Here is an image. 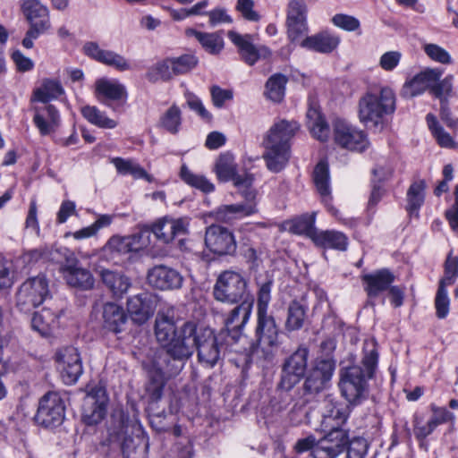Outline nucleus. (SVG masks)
<instances>
[{"label": "nucleus", "mask_w": 458, "mask_h": 458, "mask_svg": "<svg viewBox=\"0 0 458 458\" xmlns=\"http://www.w3.org/2000/svg\"><path fill=\"white\" fill-rule=\"evenodd\" d=\"M315 213L304 214L290 222L289 231L295 234H303L313 241L318 229L315 227Z\"/></svg>", "instance_id": "de8ad7c7"}, {"label": "nucleus", "mask_w": 458, "mask_h": 458, "mask_svg": "<svg viewBox=\"0 0 458 458\" xmlns=\"http://www.w3.org/2000/svg\"><path fill=\"white\" fill-rule=\"evenodd\" d=\"M188 37H193L201 47L211 55L219 54L224 48V39L218 32H203L195 29H187Z\"/></svg>", "instance_id": "4c0bfd02"}, {"label": "nucleus", "mask_w": 458, "mask_h": 458, "mask_svg": "<svg viewBox=\"0 0 458 458\" xmlns=\"http://www.w3.org/2000/svg\"><path fill=\"white\" fill-rule=\"evenodd\" d=\"M333 371L334 365L330 360L318 361L305 380V390L309 393H318L323 390L331 379Z\"/></svg>", "instance_id": "cd10ccee"}, {"label": "nucleus", "mask_w": 458, "mask_h": 458, "mask_svg": "<svg viewBox=\"0 0 458 458\" xmlns=\"http://www.w3.org/2000/svg\"><path fill=\"white\" fill-rule=\"evenodd\" d=\"M253 301V297L241 301L240 304L234 307L225 319V326L228 331L229 336L234 340V342L244 338L242 330L250 320Z\"/></svg>", "instance_id": "aec40b11"}, {"label": "nucleus", "mask_w": 458, "mask_h": 458, "mask_svg": "<svg viewBox=\"0 0 458 458\" xmlns=\"http://www.w3.org/2000/svg\"><path fill=\"white\" fill-rule=\"evenodd\" d=\"M287 78L284 74L276 73L272 75L266 83V95L274 102H280L285 93Z\"/></svg>", "instance_id": "603ef678"}, {"label": "nucleus", "mask_w": 458, "mask_h": 458, "mask_svg": "<svg viewBox=\"0 0 458 458\" xmlns=\"http://www.w3.org/2000/svg\"><path fill=\"white\" fill-rule=\"evenodd\" d=\"M126 310L129 318L137 325L145 324L155 312L153 297L148 293H141L128 298Z\"/></svg>", "instance_id": "5701e85b"}, {"label": "nucleus", "mask_w": 458, "mask_h": 458, "mask_svg": "<svg viewBox=\"0 0 458 458\" xmlns=\"http://www.w3.org/2000/svg\"><path fill=\"white\" fill-rule=\"evenodd\" d=\"M329 179L328 165L326 161H320L314 168L313 181L317 191L325 202L330 199L331 190Z\"/></svg>", "instance_id": "49530a36"}, {"label": "nucleus", "mask_w": 458, "mask_h": 458, "mask_svg": "<svg viewBox=\"0 0 458 458\" xmlns=\"http://www.w3.org/2000/svg\"><path fill=\"white\" fill-rule=\"evenodd\" d=\"M215 173L222 182L232 181L234 185H242L250 182L249 174H239L234 157L230 153L219 156L216 162Z\"/></svg>", "instance_id": "a878e982"}, {"label": "nucleus", "mask_w": 458, "mask_h": 458, "mask_svg": "<svg viewBox=\"0 0 458 458\" xmlns=\"http://www.w3.org/2000/svg\"><path fill=\"white\" fill-rule=\"evenodd\" d=\"M333 140L337 146L353 151H363L369 146L364 131L343 119L333 122Z\"/></svg>", "instance_id": "1a4fd4ad"}, {"label": "nucleus", "mask_w": 458, "mask_h": 458, "mask_svg": "<svg viewBox=\"0 0 458 458\" xmlns=\"http://www.w3.org/2000/svg\"><path fill=\"white\" fill-rule=\"evenodd\" d=\"M287 36L292 42H296L308 33L307 5L304 0H291L288 4Z\"/></svg>", "instance_id": "dca6fc26"}, {"label": "nucleus", "mask_w": 458, "mask_h": 458, "mask_svg": "<svg viewBox=\"0 0 458 458\" xmlns=\"http://www.w3.org/2000/svg\"><path fill=\"white\" fill-rule=\"evenodd\" d=\"M177 76L172 57L165 58L154 64L147 72L146 77L151 82L167 81Z\"/></svg>", "instance_id": "37998d69"}, {"label": "nucleus", "mask_w": 458, "mask_h": 458, "mask_svg": "<svg viewBox=\"0 0 458 458\" xmlns=\"http://www.w3.org/2000/svg\"><path fill=\"white\" fill-rule=\"evenodd\" d=\"M143 237V232L124 237L113 236L105 245L104 250L114 254H125L130 251H137L147 246L145 242H141Z\"/></svg>", "instance_id": "c756f323"}, {"label": "nucleus", "mask_w": 458, "mask_h": 458, "mask_svg": "<svg viewBox=\"0 0 458 458\" xmlns=\"http://www.w3.org/2000/svg\"><path fill=\"white\" fill-rule=\"evenodd\" d=\"M263 158L267 168L272 173H279L287 165L291 157V148L263 145Z\"/></svg>", "instance_id": "2f4dec72"}, {"label": "nucleus", "mask_w": 458, "mask_h": 458, "mask_svg": "<svg viewBox=\"0 0 458 458\" xmlns=\"http://www.w3.org/2000/svg\"><path fill=\"white\" fill-rule=\"evenodd\" d=\"M443 75L440 68H425L411 79L407 80L402 88V95L405 98H414L431 90L432 84L438 81Z\"/></svg>", "instance_id": "a211bd4d"}, {"label": "nucleus", "mask_w": 458, "mask_h": 458, "mask_svg": "<svg viewBox=\"0 0 458 458\" xmlns=\"http://www.w3.org/2000/svg\"><path fill=\"white\" fill-rule=\"evenodd\" d=\"M317 246L322 248L345 250L348 245V238L344 233L335 230L318 231L313 236L312 241Z\"/></svg>", "instance_id": "e433bc0d"}, {"label": "nucleus", "mask_w": 458, "mask_h": 458, "mask_svg": "<svg viewBox=\"0 0 458 458\" xmlns=\"http://www.w3.org/2000/svg\"><path fill=\"white\" fill-rule=\"evenodd\" d=\"M364 291L369 298H376L382 292L387 290L394 281L393 273L386 269H379L373 273L366 274L361 276Z\"/></svg>", "instance_id": "bb28decb"}, {"label": "nucleus", "mask_w": 458, "mask_h": 458, "mask_svg": "<svg viewBox=\"0 0 458 458\" xmlns=\"http://www.w3.org/2000/svg\"><path fill=\"white\" fill-rule=\"evenodd\" d=\"M84 54L107 66L113 67L119 72H125L131 69V64L123 55L111 50L102 49L96 42H87L83 46Z\"/></svg>", "instance_id": "4be33fe9"}, {"label": "nucleus", "mask_w": 458, "mask_h": 458, "mask_svg": "<svg viewBox=\"0 0 458 458\" xmlns=\"http://www.w3.org/2000/svg\"><path fill=\"white\" fill-rule=\"evenodd\" d=\"M377 360L378 353L375 344H366L361 360L362 367L352 365L341 369L339 387L342 395L349 403H356L366 398L369 389L368 381L374 376Z\"/></svg>", "instance_id": "f03ea898"}, {"label": "nucleus", "mask_w": 458, "mask_h": 458, "mask_svg": "<svg viewBox=\"0 0 458 458\" xmlns=\"http://www.w3.org/2000/svg\"><path fill=\"white\" fill-rule=\"evenodd\" d=\"M64 263L60 267L65 282L72 287L89 290L94 286V277L89 270L80 266L75 255L67 248L58 250Z\"/></svg>", "instance_id": "6e6552de"}, {"label": "nucleus", "mask_w": 458, "mask_h": 458, "mask_svg": "<svg viewBox=\"0 0 458 458\" xmlns=\"http://www.w3.org/2000/svg\"><path fill=\"white\" fill-rule=\"evenodd\" d=\"M193 324L194 321H186L177 328L173 308L157 312L154 327L155 336L166 353L174 360H180L179 352L184 338V330Z\"/></svg>", "instance_id": "39448f33"}, {"label": "nucleus", "mask_w": 458, "mask_h": 458, "mask_svg": "<svg viewBox=\"0 0 458 458\" xmlns=\"http://www.w3.org/2000/svg\"><path fill=\"white\" fill-rule=\"evenodd\" d=\"M195 350L198 352L199 362L206 368H213L220 360V345L214 331L208 327H199L196 322L184 330L179 360H187Z\"/></svg>", "instance_id": "7ed1b4c3"}, {"label": "nucleus", "mask_w": 458, "mask_h": 458, "mask_svg": "<svg viewBox=\"0 0 458 458\" xmlns=\"http://www.w3.org/2000/svg\"><path fill=\"white\" fill-rule=\"evenodd\" d=\"M65 249V247L53 246H40L24 252L20 259L25 266L33 265L39 260H50L53 262H61L62 256L58 250Z\"/></svg>", "instance_id": "f704fd0d"}, {"label": "nucleus", "mask_w": 458, "mask_h": 458, "mask_svg": "<svg viewBox=\"0 0 458 458\" xmlns=\"http://www.w3.org/2000/svg\"><path fill=\"white\" fill-rule=\"evenodd\" d=\"M182 124V111L176 105L165 110L159 119V126L171 134L178 133Z\"/></svg>", "instance_id": "8fccbe9b"}, {"label": "nucleus", "mask_w": 458, "mask_h": 458, "mask_svg": "<svg viewBox=\"0 0 458 458\" xmlns=\"http://www.w3.org/2000/svg\"><path fill=\"white\" fill-rule=\"evenodd\" d=\"M454 81V77L452 74L446 75L443 80L439 79L438 81L432 84L430 94L440 103L449 102V99L455 95Z\"/></svg>", "instance_id": "3c124183"}, {"label": "nucleus", "mask_w": 458, "mask_h": 458, "mask_svg": "<svg viewBox=\"0 0 458 458\" xmlns=\"http://www.w3.org/2000/svg\"><path fill=\"white\" fill-rule=\"evenodd\" d=\"M308 127L311 135L319 141H326L329 138L330 129L320 111L310 106L307 112Z\"/></svg>", "instance_id": "ea45409f"}, {"label": "nucleus", "mask_w": 458, "mask_h": 458, "mask_svg": "<svg viewBox=\"0 0 458 458\" xmlns=\"http://www.w3.org/2000/svg\"><path fill=\"white\" fill-rule=\"evenodd\" d=\"M205 245L217 255H230L236 250V242L233 233L218 225H211L206 229Z\"/></svg>", "instance_id": "2eb2a0df"}, {"label": "nucleus", "mask_w": 458, "mask_h": 458, "mask_svg": "<svg viewBox=\"0 0 458 458\" xmlns=\"http://www.w3.org/2000/svg\"><path fill=\"white\" fill-rule=\"evenodd\" d=\"M81 112L89 123L99 128L114 129L117 125L114 120L107 117L104 112L95 106H84Z\"/></svg>", "instance_id": "09e8293b"}, {"label": "nucleus", "mask_w": 458, "mask_h": 458, "mask_svg": "<svg viewBox=\"0 0 458 458\" xmlns=\"http://www.w3.org/2000/svg\"><path fill=\"white\" fill-rule=\"evenodd\" d=\"M425 182L420 180L414 182L407 192L408 210L417 211L424 202Z\"/></svg>", "instance_id": "6e6d98bb"}, {"label": "nucleus", "mask_w": 458, "mask_h": 458, "mask_svg": "<svg viewBox=\"0 0 458 458\" xmlns=\"http://www.w3.org/2000/svg\"><path fill=\"white\" fill-rule=\"evenodd\" d=\"M190 218L187 216H163L155 221L149 227L142 230L145 234L153 233L164 243L171 242L175 237L186 235L189 232Z\"/></svg>", "instance_id": "9b49d317"}, {"label": "nucleus", "mask_w": 458, "mask_h": 458, "mask_svg": "<svg viewBox=\"0 0 458 458\" xmlns=\"http://www.w3.org/2000/svg\"><path fill=\"white\" fill-rule=\"evenodd\" d=\"M458 277V257L453 256L452 253L446 258L445 262V274L440 280L439 284L448 286L453 284Z\"/></svg>", "instance_id": "13d9d810"}, {"label": "nucleus", "mask_w": 458, "mask_h": 458, "mask_svg": "<svg viewBox=\"0 0 458 458\" xmlns=\"http://www.w3.org/2000/svg\"><path fill=\"white\" fill-rule=\"evenodd\" d=\"M21 11L30 22V28L38 29L45 32L50 30L49 11L40 1L24 0L21 4Z\"/></svg>", "instance_id": "393cba45"}, {"label": "nucleus", "mask_w": 458, "mask_h": 458, "mask_svg": "<svg viewBox=\"0 0 458 458\" xmlns=\"http://www.w3.org/2000/svg\"><path fill=\"white\" fill-rule=\"evenodd\" d=\"M147 281L153 288L172 291L182 286L183 277L177 270L165 265H158L148 270Z\"/></svg>", "instance_id": "412c9836"}, {"label": "nucleus", "mask_w": 458, "mask_h": 458, "mask_svg": "<svg viewBox=\"0 0 458 458\" xmlns=\"http://www.w3.org/2000/svg\"><path fill=\"white\" fill-rule=\"evenodd\" d=\"M299 129L294 120L276 119L264 134L262 145L291 148V141Z\"/></svg>", "instance_id": "f3484780"}, {"label": "nucleus", "mask_w": 458, "mask_h": 458, "mask_svg": "<svg viewBox=\"0 0 458 458\" xmlns=\"http://www.w3.org/2000/svg\"><path fill=\"white\" fill-rule=\"evenodd\" d=\"M349 413L346 404L327 396L323 402L322 427L324 429H343L341 427L346 421Z\"/></svg>", "instance_id": "b1692460"}, {"label": "nucleus", "mask_w": 458, "mask_h": 458, "mask_svg": "<svg viewBox=\"0 0 458 458\" xmlns=\"http://www.w3.org/2000/svg\"><path fill=\"white\" fill-rule=\"evenodd\" d=\"M308 354V349L301 345L285 360L279 383L281 389L289 391L300 382L306 371Z\"/></svg>", "instance_id": "f8f14e48"}, {"label": "nucleus", "mask_w": 458, "mask_h": 458, "mask_svg": "<svg viewBox=\"0 0 458 458\" xmlns=\"http://www.w3.org/2000/svg\"><path fill=\"white\" fill-rule=\"evenodd\" d=\"M253 214H255L254 206H242L240 203L222 205L212 212L214 218L222 223H232L236 219L250 216Z\"/></svg>", "instance_id": "72a5a7b5"}, {"label": "nucleus", "mask_w": 458, "mask_h": 458, "mask_svg": "<svg viewBox=\"0 0 458 458\" xmlns=\"http://www.w3.org/2000/svg\"><path fill=\"white\" fill-rule=\"evenodd\" d=\"M95 93L97 98L108 100L118 101L127 97V91L124 85L116 80L108 78H100L95 82Z\"/></svg>", "instance_id": "473e14b6"}, {"label": "nucleus", "mask_w": 458, "mask_h": 458, "mask_svg": "<svg viewBox=\"0 0 458 458\" xmlns=\"http://www.w3.org/2000/svg\"><path fill=\"white\" fill-rule=\"evenodd\" d=\"M332 21L336 27L347 31H354L360 26V22L357 18L347 14H335Z\"/></svg>", "instance_id": "338daca9"}, {"label": "nucleus", "mask_w": 458, "mask_h": 458, "mask_svg": "<svg viewBox=\"0 0 458 458\" xmlns=\"http://www.w3.org/2000/svg\"><path fill=\"white\" fill-rule=\"evenodd\" d=\"M426 120L429 130L438 144L444 148H452L454 146V140L449 133L445 132L439 125L437 117L432 114H428L426 116Z\"/></svg>", "instance_id": "5fc2aeb1"}, {"label": "nucleus", "mask_w": 458, "mask_h": 458, "mask_svg": "<svg viewBox=\"0 0 458 458\" xmlns=\"http://www.w3.org/2000/svg\"><path fill=\"white\" fill-rule=\"evenodd\" d=\"M213 293L216 301L229 304L252 297L249 293L245 278L240 273L232 270L224 271L219 275Z\"/></svg>", "instance_id": "0eeeda50"}, {"label": "nucleus", "mask_w": 458, "mask_h": 458, "mask_svg": "<svg viewBox=\"0 0 458 458\" xmlns=\"http://www.w3.org/2000/svg\"><path fill=\"white\" fill-rule=\"evenodd\" d=\"M250 182L242 183V185H234L239 189L241 195L245 199L244 203H240L242 206H254L255 214L258 212L257 205H258V191L255 188L252 187L253 183V175L249 174Z\"/></svg>", "instance_id": "e2e57ef3"}, {"label": "nucleus", "mask_w": 458, "mask_h": 458, "mask_svg": "<svg viewBox=\"0 0 458 458\" xmlns=\"http://www.w3.org/2000/svg\"><path fill=\"white\" fill-rule=\"evenodd\" d=\"M33 123L40 135L46 136L54 132L60 124V114L53 105L44 107L35 106Z\"/></svg>", "instance_id": "c85d7f7f"}, {"label": "nucleus", "mask_w": 458, "mask_h": 458, "mask_svg": "<svg viewBox=\"0 0 458 458\" xmlns=\"http://www.w3.org/2000/svg\"><path fill=\"white\" fill-rule=\"evenodd\" d=\"M102 318L105 327L114 333L121 332L127 320L123 309L113 302L103 306Z\"/></svg>", "instance_id": "c9c22d12"}, {"label": "nucleus", "mask_w": 458, "mask_h": 458, "mask_svg": "<svg viewBox=\"0 0 458 458\" xmlns=\"http://www.w3.org/2000/svg\"><path fill=\"white\" fill-rule=\"evenodd\" d=\"M107 396L105 389L95 387L84 400L82 419L87 425H96L106 414Z\"/></svg>", "instance_id": "6ab92c4d"}, {"label": "nucleus", "mask_w": 458, "mask_h": 458, "mask_svg": "<svg viewBox=\"0 0 458 458\" xmlns=\"http://www.w3.org/2000/svg\"><path fill=\"white\" fill-rule=\"evenodd\" d=\"M150 381L147 386V393L152 401H158L163 394L165 386L164 372L161 368H157L155 371H149Z\"/></svg>", "instance_id": "4d7b16f0"}, {"label": "nucleus", "mask_w": 458, "mask_h": 458, "mask_svg": "<svg viewBox=\"0 0 458 458\" xmlns=\"http://www.w3.org/2000/svg\"><path fill=\"white\" fill-rule=\"evenodd\" d=\"M422 50L425 53V55L435 63L444 65L453 64V58L450 53L437 44L424 43L422 45Z\"/></svg>", "instance_id": "864d4df0"}, {"label": "nucleus", "mask_w": 458, "mask_h": 458, "mask_svg": "<svg viewBox=\"0 0 458 458\" xmlns=\"http://www.w3.org/2000/svg\"><path fill=\"white\" fill-rule=\"evenodd\" d=\"M228 38L237 47L241 58L248 64L254 65L259 59L270 57L271 51L266 46H256L253 43V36L250 34H240L230 30Z\"/></svg>", "instance_id": "ddd939ff"}, {"label": "nucleus", "mask_w": 458, "mask_h": 458, "mask_svg": "<svg viewBox=\"0 0 458 458\" xmlns=\"http://www.w3.org/2000/svg\"><path fill=\"white\" fill-rule=\"evenodd\" d=\"M101 278L113 294L117 297H122L131 287L130 279L119 272L102 270Z\"/></svg>", "instance_id": "79ce46f5"}, {"label": "nucleus", "mask_w": 458, "mask_h": 458, "mask_svg": "<svg viewBox=\"0 0 458 458\" xmlns=\"http://www.w3.org/2000/svg\"><path fill=\"white\" fill-rule=\"evenodd\" d=\"M430 408L432 415L429 420L434 423L435 428L441 424L454 421V413L449 411L446 408L437 407L435 404H431Z\"/></svg>", "instance_id": "69168bd1"}, {"label": "nucleus", "mask_w": 458, "mask_h": 458, "mask_svg": "<svg viewBox=\"0 0 458 458\" xmlns=\"http://www.w3.org/2000/svg\"><path fill=\"white\" fill-rule=\"evenodd\" d=\"M394 91L388 86L372 88L359 100V119L366 127L381 131L395 110Z\"/></svg>", "instance_id": "20e7f679"}, {"label": "nucleus", "mask_w": 458, "mask_h": 458, "mask_svg": "<svg viewBox=\"0 0 458 458\" xmlns=\"http://www.w3.org/2000/svg\"><path fill=\"white\" fill-rule=\"evenodd\" d=\"M50 297L49 281L43 274L29 277L18 288L16 307L24 313L30 312Z\"/></svg>", "instance_id": "423d86ee"}, {"label": "nucleus", "mask_w": 458, "mask_h": 458, "mask_svg": "<svg viewBox=\"0 0 458 458\" xmlns=\"http://www.w3.org/2000/svg\"><path fill=\"white\" fill-rule=\"evenodd\" d=\"M450 299L446 286H438L436 298H435V308L436 314L438 318H445L449 313Z\"/></svg>", "instance_id": "680f3d73"}, {"label": "nucleus", "mask_w": 458, "mask_h": 458, "mask_svg": "<svg viewBox=\"0 0 458 458\" xmlns=\"http://www.w3.org/2000/svg\"><path fill=\"white\" fill-rule=\"evenodd\" d=\"M329 432L319 441H327L329 446L344 452L349 443V437L344 429H328Z\"/></svg>", "instance_id": "bf43d9fd"}, {"label": "nucleus", "mask_w": 458, "mask_h": 458, "mask_svg": "<svg viewBox=\"0 0 458 458\" xmlns=\"http://www.w3.org/2000/svg\"><path fill=\"white\" fill-rule=\"evenodd\" d=\"M176 75L186 74L198 64V58L194 55L185 54L177 57H172Z\"/></svg>", "instance_id": "052dcab7"}, {"label": "nucleus", "mask_w": 458, "mask_h": 458, "mask_svg": "<svg viewBox=\"0 0 458 458\" xmlns=\"http://www.w3.org/2000/svg\"><path fill=\"white\" fill-rule=\"evenodd\" d=\"M55 360L63 381L66 385L76 383L83 373L82 361L78 350L72 346L62 348L56 352Z\"/></svg>", "instance_id": "4468645a"}, {"label": "nucleus", "mask_w": 458, "mask_h": 458, "mask_svg": "<svg viewBox=\"0 0 458 458\" xmlns=\"http://www.w3.org/2000/svg\"><path fill=\"white\" fill-rule=\"evenodd\" d=\"M64 92L59 81L54 79H44L41 85L33 92L31 101L47 103L57 98Z\"/></svg>", "instance_id": "a19ab883"}, {"label": "nucleus", "mask_w": 458, "mask_h": 458, "mask_svg": "<svg viewBox=\"0 0 458 458\" xmlns=\"http://www.w3.org/2000/svg\"><path fill=\"white\" fill-rule=\"evenodd\" d=\"M65 408L61 396L55 392L47 393L39 401L36 421L46 428H55L62 424Z\"/></svg>", "instance_id": "9d476101"}, {"label": "nucleus", "mask_w": 458, "mask_h": 458, "mask_svg": "<svg viewBox=\"0 0 458 458\" xmlns=\"http://www.w3.org/2000/svg\"><path fill=\"white\" fill-rule=\"evenodd\" d=\"M57 323V316L48 309L34 313L31 319L32 328L42 335H49Z\"/></svg>", "instance_id": "c03bdc74"}, {"label": "nucleus", "mask_w": 458, "mask_h": 458, "mask_svg": "<svg viewBox=\"0 0 458 458\" xmlns=\"http://www.w3.org/2000/svg\"><path fill=\"white\" fill-rule=\"evenodd\" d=\"M402 57L403 54L398 50L386 51L379 57L378 65L385 72H393L400 64Z\"/></svg>", "instance_id": "0e129e2a"}, {"label": "nucleus", "mask_w": 458, "mask_h": 458, "mask_svg": "<svg viewBox=\"0 0 458 458\" xmlns=\"http://www.w3.org/2000/svg\"><path fill=\"white\" fill-rule=\"evenodd\" d=\"M339 37L327 31L320 32L301 40V46L306 49L328 54L333 52L339 45Z\"/></svg>", "instance_id": "7c9ffc66"}, {"label": "nucleus", "mask_w": 458, "mask_h": 458, "mask_svg": "<svg viewBox=\"0 0 458 458\" xmlns=\"http://www.w3.org/2000/svg\"><path fill=\"white\" fill-rule=\"evenodd\" d=\"M342 451L329 446L327 441H318L312 451L314 458H336Z\"/></svg>", "instance_id": "774afa93"}, {"label": "nucleus", "mask_w": 458, "mask_h": 458, "mask_svg": "<svg viewBox=\"0 0 458 458\" xmlns=\"http://www.w3.org/2000/svg\"><path fill=\"white\" fill-rule=\"evenodd\" d=\"M257 326L256 352H261L265 359L271 358L279 347V329L275 318L268 314V305L271 301L273 280L266 278L264 281L257 280Z\"/></svg>", "instance_id": "f257e3e1"}, {"label": "nucleus", "mask_w": 458, "mask_h": 458, "mask_svg": "<svg viewBox=\"0 0 458 458\" xmlns=\"http://www.w3.org/2000/svg\"><path fill=\"white\" fill-rule=\"evenodd\" d=\"M307 307L300 301H292L286 310L285 331L292 333L301 330L306 319Z\"/></svg>", "instance_id": "58836bf2"}, {"label": "nucleus", "mask_w": 458, "mask_h": 458, "mask_svg": "<svg viewBox=\"0 0 458 458\" xmlns=\"http://www.w3.org/2000/svg\"><path fill=\"white\" fill-rule=\"evenodd\" d=\"M180 177L186 184L204 193H210L215 190V185L205 175L193 173L185 165H182Z\"/></svg>", "instance_id": "a18cd8bd"}]
</instances>
